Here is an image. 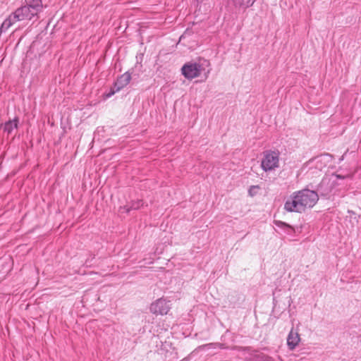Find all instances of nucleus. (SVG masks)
Segmentation results:
<instances>
[{
  "mask_svg": "<svg viewBox=\"0 0 361 361\" xmlns=\"http://www.w3.org/2000/svg\"><path fill=\"white\" fill-rule=\"evenodd\" d=\"M318 200L317 192L305 188L290 195L284 204V209L288 212L302 213L307 207H313Z\"/></svg>",
  "mask_w": 361,
  "mask_h": 361,
  "instance_id": "obj_1",
  "label": "nucleus"
},
{
  "mask_svg": "<svg viewBox=\"0 0 361 361\" xmlns=\"http://www.w3.org/2000/svg\"><path fill=\"white\" fill-rule=\"evenodd\" d=\"M40 12L23 4L15 11L11 13L2 23L0 27L1 32H6L11 26L18 21L31 20L36 18L38 19Z\"/></svg>",
  "mask_w": 361,
  "mask_h": 361,
  "instance_id": "obj_2",
  "label": "nucleus"
},
{
  "mask_svg": "<svg viewBox=\"0 0 361 361\" xmlns=\"http://www.w3.org/2000/svg\"><path fill=\"white\" fill-rule=\"evenodd\" d=\"M279 151L267 150L264 152L261 166L264 171H269L279 167Z\"/></svg>",
  "mask_w": 361,
  "mask_h": 361,
  "instance_id": "obj_3",
  "label": "nucleus"
},
{
  "mask_svg": "<svg viewBox=\"0 0 361 361\" xmlns=\"http://www.w3.org/2000/svg\"><path fill=\"white\" fill-rule=\"evenodd\" d=\"M203 70L202 66L196 62L186 63L181 68L182 74L188 80L198 77Z\"/></svg>",
  "mask_w": 361,
  "mask_h": 361,
  "instance_id": "obj_4",
  "label": "nucleus"
},
{
  "mask_svg": "<svg viewBox=\"0 0 361 361\" xmlns=\"http://www.w3.org/2000/svg\"><path fill=\"white\" fill-rule=\"evenodd\" d=\"M336 185L337 182L336 180H331L329 178L324 177L318 185L316 192L321 196L326 197L330 195Z\"/></svg>",
  "mask_w": 361,
  "mask_h": 361,
  "instance_id": "obj_5",
  "label": "nucleus"
},
{
  "mask_svg": "<svg viewBox=\"0 0 361 361\" xmlns=\"http://www.w3.org/2000/svg\"><path fill=\"white\" fill-rule=\"evenodd\" d=\"M131 80V73L129 71L126 72L121 76H119L114 85V90H112L108 94L109 97L112 96L115 92L120 91L121 89L128 85Z\"/></svg>",
  "mask_w": 361,
  "mask_h": 361,
  "instance_id": "obj_6",
  "label": "nucleus"
},
{
  "mask_svg": "<svg viewBox=\"0 0 361 361\" xmlns=\"http://www.w3.org/2000/svg\"><path fill=\"white\" fill-rule=\"evenodd\" d=\"M150 312L155 314H166L170 310L169 302L164 299H159L150 305Z\"/></svg>",
  "mask_w": 361,
  "mask_h": 361,
  "instance_id": "obj_7",
  "label": "nucleus"
},
{
  "mask_svg": "<svg viewBox=\"0 0 361 361\" xmlns=\"http://www.w3.org/2000/svg\"><path fill=\"white\" fill-rule=\"evenodd\" d=\"M300 341V337L298 331L292 329L287 337V345L288 349L293 350L298 345Z\"/></svg>",
  "mask_w": 361,
  "mask_h": 361,
  "instance_id": "obj_8",
  "label": "nucleus"
},
{
  "mask_svg": "<svg viewBox=\"0 0 361 361\" xmlns=\"http://www.w3.org/2000/svg\"><path fill=\"white\" fill-rule=\"evenodd\" d=\"M257 0H230L235 8L239 9H246L252 6Z\"/></svg>",
  "mask_w": 361,
  "mask_h": 361,
  "instance_id": "obj_9",
  "label": "nucleus"
},
{
  "mask_svg": "<svg viewBox=\"0 0 361 361\" xmlns=\"http://www.w3.org/2000/svg\"><path fill=\"white\" fill-rule=\"evenodd\" d=\"M18 122L19 121L17 117L6 121L4 126V132L6 133L8 135H11L14 129L18 128Z\"/></svg>",
  "mask_w": 361,
  "mask_h": 361,
  "instance_id": "obj_10",
  "label": "nucleus"
},
{
  "mask_svg": "<svg viewBox=\"0 0 361 361\" xmlns=\"http://www.w3.org/2000/svg\"><path fill=\"white\" fill-rule=\"evenodd\" d=\"M21 3L38 11L40 13L43 11L42 0H21Z\"/></svg>",
  "mask_w": 361,
  "mask_h": 361,
  "instance_id": "obj_11",
  "label": "nucleus"
},
{
  "mask_svg": "<svg viewBox=\"0 0 361 361\" xmlns=\"http://www.w3.org/2000/svg\"><path fill=\"white\" fill-rule=\"evenodd\" d=\"M274 224L281 228L286 234L292 235L295 233V228L290 225L281 221H275Z\"/></svg>",
  "mask_w": 361,
  "mask_h": 361,
  "instance_id": "obj_12",
  "label": "nucleus"
},
{
  "mask_svg": "<svg viewBox=\"0 0 361 361\" xmlns=\"http://www.w3.org/2000/svg\"><path fill=\"white\" fill-rule=\"evenodd\" d=\"M143 205V202L142 200H137L135 201H132L130 206H125L123 209H125L126 213H129L131 210H137L140 209Z\"/></svg>",
  "mask_w": 361,
  "mask_h": 361,
  "instance_id": "obj_13",
  "label": "nucleus"
},
{
  "mask_svg": "<svg viewBox=\"0 0 361 361\" xmlns=\"http://www.w3.org/2000/svg\"><path fill=\"white\" fill-rule=\"evenodd\" d=\"M327 157H329V154H322V155H319V156H317V157H315L312 159H311L310 160V162H313V161H316L317 163H322L323 161L325 159V158H326Z\"/></svg>",
  "mask_w": 361,
  "mask_h": 361,
  "instance_id": "obj_14",
  "label": "nucleus"
},
{
  "mask_svg": "<svg viewBox=\"0 0 361 361\" xmlns=\"http://www.w3.org/2000/svg\"><path fill=\"white\" fill-rule=\"evenodd\" d=\"M332 176H334L336 179H341V180L347 178H352V175H350V174H347L346 176H342L340 174L334 173Z\"/></svg>",
  "mask_w": 361,
  "mask_h": 361,
  "instance_id": "obj_15",
  "label": "nucleus"
},
{
  "mask_svg": "<svg viewBox=\"0 0 361 361\" xmlns=\"http://www.w3.org/2000/svg\"><path fill=\"white\" fill-rule=\"evenodd\" d=\"M218 345L220 348H224V344H222V343H209L207 345L209 346V345Z\"/></svg>",
  "mask_w": 361,
  "mask_h": 361,
  "instance_id": "obj_16",
  "label": "nucleus"
},
{
  "mask_svg": "<svg viewBox=\"0 0 361 361\" xmlns=\"http://www.w3.org/2000/svg\"><path fill=\"white\" fill-rule=\"evenodd\" d=\"M259 188L258 186H252V187L250 188V189L249 190V192H250V193H251V190H252V188Z\"/></svg>",
  "mask_w": 361,
  "mask_h": 361,
  "instance_id": "obj_17",
  "label": "nucleus"
}]
</instances>
